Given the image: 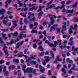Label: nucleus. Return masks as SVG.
Instances as JSON below:
<instances>
[{
    "label": "nucleus",
    "instance_id": "obj_47",
    "mask_svg": "<svg viewBox=\"0 0 78 78\" xmlns=\"http://www.w3.org/2000/svg\"><path fill=\"white\" fill-rule=\"evenodd\" d=\"M53 0H51V1L50 2H49L47 3V5H48V6H49V5H51Z\"/></svg>",
    "mask_w": 78,
    "mask_h": 78
},
{
    "label": "nucleus",
    "instance_id": "obj_25",
    "mask_svg": "<svg viewBox=\"0 0 78 78\" xmlns=\"http://www.w3.org/2000/svg\"><path fill=\"white\" fill-rule=\"evenodd\" d=\"M67 30V27L66 26H62V30H63V31H65V30Z\"/></svg>",
    "mask_w": 78,
    "mask_h": 78
},
{
    "label": "nucleus",
    "instance_id": "obj_42",
    "mask_svg": "<svg viewBox=\"0 0 78 78\" xmlns=\"http://www.w3.org/2000/svg\"><path fill=\"white\" fill-rule=\"evenodd\" d=\"M3 67V65H1L0 66V72L2 73V67Z\"/></svg>",
    "mask_w": 78,
    "mask_h": 78
},
{
    "label": "nucleus",
    "instance_id": "obj_41",
    "mask_svg": "<svg viewBox=\"0 0 78 78\" xmlns=\"http://www.w3.org/2000/svg\"><path fill=\"white\" fill-rule=\"evenodd\" d=\"M23 19V18H21L20 19V25H23V23H22V20Z\"/></svg>",
    "mask_w": 78,
    "mask_h": 78
},
{
    "label": "nucleus",
    "instance_id": "obj_39",
    "mask_svg": "<svg viewBox=\"0 0 78 78\" xmlns=\"http://www.w3.org/2000/svg\"><path fill=\"white\" fill-rule=\"evenodd\" d=\"M19 40H20V39L19 38H17L16 40L15 41L14 44H16V42H18V41H19Z\"/></svg>",
    "mask_w": 78,
    "mask_h": 78
},
{
    "label": "nucleus",
    "instance_id": "obj_55",
    "mask_svg": "<svg viewBox=\"0 0 78 78\" xmlns=\"http://www.w3.org/2000/svg\"><path fill=\"white\" fill-rule=\"evenodd\" d=\"M24 21L25 24H27V22H28V21L27 20V19H26V18H25L24 19Z\"/></svg>",
    "mask_w": 78,
    "mask_h": 78
},
{
    "label": "nucleus",
    "instance_id": "obj_6",
    "mask_svg": "<svg viewBox=\"0 0 78 78\" xmlns=\"http://www.w3.org/2000/svg\"><path fill=\"white\" fill-rule=\"evenodd\" d=\"M18 55L17 57L18 58L22 57V56H25L26 58H28V57H27V56L26 55H22V52H20V53H18Z\"/></svg>",
    "mask_w": 78,
    "mask_h": 78
},
{
    "label": "nucleus",
    "instance_id": "obj_38",
    "mask_svg": "<svg viewBox=\"0 0 78 78\" xmlns=\"http://www.w3.org/2000/svg\"><path fill=\"white\" fill-rule=\"evenodd\" d=\"M40 41V40H37L36 39H34V40L33 41V42H36V43H37V42H38V41Z\"/></svg>",
    "mask_w": 78,
    "mask_h": 78
},
{
    "label": "nucleus",
    "instance_id": "obj_62",
    "mask_svg": "<svg viewBox=\"0 0 78 78\" xmlns=\"http://www.w3.org/2000/svg\"><path fill=\"white\" fill-rule=\"evenodd\" d=\"M22 69V70H23V71L24 72V73L25 74V73H27V71H26V69Z\"/></svg>",
    "mask_w": 78,
    "mask_h": 78
},
{
    "label": "nucleus",
    "instance_id": "obj_63",
    "mask_svg": "<svg viewBox=\"0 0 78 78\" xmlns=\"http://www.w3.org/2000/svg\"><path fill=\"white\" fill-rule=\"evenodd\" d=\"M69 62L70 63V64H72V63H73V61L72 60H70Z\"/></svg>",
    "mask_w": 78,
    "mask_h": 78
},
{
    "label": "nucleus",
    "instance_id": "obj_34",
    "mask_svg": "<svg viewBox=\"0 0 78 78\" xmlns=\"http://www.w3.org/2000/svg\"><path fill=\"white\" fill-rule=\"evenodd\" d=\"M0 43L2 44V45H3V44H4V42H3V41H2V39L1 37H0Z\"/></svg>",
    "mask_w": 78,
    "mask_h": 78
},
{
    "label": "nucleus",
    "instance_id": "obj_33",
    "mask_svg": "<svg viewBox=\"0 0 78 78\" xmlns=\"http://www.w3.org/2000/svg\"><path fill=\"white\" fill-rule=\"evenodd\" d=\"M69 34H72V33H73L72 29H71V28H69Z\"/></svg>",
    "mask_w": 78,
    "mask_h": 78
},
{
    "label": "nucleus",
    "instance_id": "obj_10",
    "mask_svg": "<svg viewBox=\"0 0 78 78\" xmlns=\"http://www.w3.org/2000/svg\"><path fill=\"white\" fill-rule=\"evenodd\" d=\"M44 58H46L45 61H46V62H50V58L48 56H45L44 57Z\"/></svg>",
    "mask_w": 78,
    "mask_h": 78
},
{
    "label": "nucleus",
    "instance_id": "obj_31",
    "mask_svg": "<svg viewBox=\"0 0 78 78\" xmlns=\"http://www.w3.org/2000/svg\"><path fill=\"white\" fill-rule=\"evenodd\" d=\"M30 63L32 64H34V65H35V64H36V62L31 61H30Z\"/></svg>",
    "mask_w": 78,
    "mask_h": 78
},
{
    "label": "nucleus",
    "instance_id": "obj_56",
    "mask_svg": "<svg viewBox=\"0 0 78 78\" xmlns=\"http://www.w3.org/2000/svg\"><path fill=\"white\" fill-rule=\"evenodd\" d=\"M57 31L56 32V33H59V32L60 31V29H59V28H57Z\"/></svg>",
    "mask_w": 78,
    "mask_h": 78
},
{
    "label": "nucleus",
    "instance_id": "obj_2",
    "mask_svg": "<svg viewBox=\"0 0 78 78\" xmlns=\"http://www.w3.org/2000/svg\"><path fill=\"white\" fill-rule=\"evenodd\" d=\"M18 38L20 39H22L23 37L26 38L27 37V34H23V32H21L20 33L19 36H18Z\"/></svg>",
    "mask_w": 78,
    "mask_h": 78
},
{
    "label": "nucleus",
    "instance_id": "obj_15",
    "mask_svg": "<svg viewBox=\"0 0 78 78\" xmlns=\"http://www.w3.org/2000/svg\"><path fill=\"white\" fill-rule=\"evenodd\" d=\"M73 9H72L71 10H66V14H67V13H73Z\"/></svg>",
    "mask_w": 78,
    "mask_h": 78
},
{
    "label": "nucleus",
    "instance_id": "obj_50",
    "mask_svg": "<svg viewBox=\"0 0 78 78\" xmlns=\"http://www.w3.org/2000/svg\"><path fill=\"white\" fill-rule=\"evenodd\" d=\"M73 16V13H71L67 15V17H71Z\"/></svg>",
    "mask_w": 78,
    "mask_h": 78
},
{
    "label": "nucleus",
    "instance_id": "obj_12",
    "mask_svg": "<svg viewBox=\"0 0 78 78\" xmlns=\"http://www.w3.org/2000/svg\"><path fill=\"white\" fill-rule=\"evenodd\" d=\"M14 40L13 39H11V42L9 43L8 42H7L6 44L7 45H12V44H14Z\"/></svg>",
    "mask_w": 78,
    "mask_h": 78
},
{
    "label": "nucleus",
    "instance_id": "obj_37",
    "mask_svg": "<svg viewBox=\"0 0 78 78\" xmlns=\"http://www.w3.org/2000/svg\"><path fill=\"white\" fill-rule=\"evenodd\" d=\"M51 70H49L48 71V75H49V76H51Z\"/></svg>",
    "mask_w": 78,
    "mask_h": 78
},
{
    "label": "nucleus",
    "instance_id": "obj_20",
    "mask_svg": "<svg viewBox=\"0 0 78 78\" xmlns=\"http://www.w3.org/2000/svg\"><path fill=\"white\" fill-rule=\"evenodd\" d=\"M37 8V6L36 8L35 6H34L32 7V8H30L29 9V11H33V9H35V10H36Z\"/></svg>",
    "mask_w": 78,
    "mask_h": 78
},
{
    "label": "nucleus",
    "instance_id": "obj_17",
    "mask_svg": "<svg viewBox=\"0 0 78 78\" xmlns=\"http://www.w3.org/2000/svg\"><path fill=\"white\" fill-rule=\"evenodd\" d=\"M39 9L38 10L37 12H39V11H41L42 10V8H45V6L44 5H43L42 6H39Z\"/></svg>",
    "mask_w": 78,
    "mask_h": 78
},
{
    "label": "nucleus",
    "instance_id": "obj_4",
    "mask_svg": "<svg viewBox=\"0 0 78 78\" xmlns=\"http://www.w3.org/2000/svg\"><path fill=\"white\" fill-rule=\"evenodd\" d=\"M24 42V41H22L20 42H19L17 44L16 47H15L16 50H17V48H19V47L21 45H22L23 43Z\"/></svg>",
    "mask_w": 78,
    "mask_h": 78
},
{
    "label": "nucleus",
    "instance_id": "obj_60",
    "mask_svg": "<svg viewBox=\"0 0 78 78\" xmlns=\"http://www.w3.org/2000/svg\"><path fill=\"white\" fill-rule=\"evenodd\" d=\"M30 28H32L33 27V24H31L30 25Z\"/></svg>",
    "mask_w": 78,
    "mask_h": 78
},
{
    "label": "nucleus",
    "instance_id": "obj_16",
    "mask_svg": "<svg viewBox=\"0 0 78 78\" xmlns=\"http://www.w3.org/2000/svg\"><path fill=\"white\" fill-rule=\"evenodd\" d=\"M50 20H51L50 22V23L53 25L54 23H55V20H54V18L53 17H51L50 18Z\"/></svg>",
    "mask_w": 78,
    "mask_h": 78
},
{
    "label": "nucleus",
    "instance_id": "obj_8",
    "mask_svg": "<svg viewBox=\"0 0 78 78\" xmlns=\"http://www.w3.org/2000/svg\"><path fill=\"white\" fill-rule=\"evenodd\" d=\"M40 11L41 12H39V13L37 14L38 17L39 19H40L42 17V14H43V12L42 11Z\"/></svg>",
    "mask_w": 78,
    "mask_h": 78
},
{
    "label": "nucleus",
    "instance_id": "obj_61",
    "mask_svg": "<svg viewBox=\"0 0 78 78\" xmlns=\"http://www.w3.org/2000/svg\"><path fill=\"white\" fill-rule=\"evenodd\" d=\"M78 50V48H74V51L75 52H76Z\"/></svg>",
    "mask_w": 78,
    "mask_h": 78
},
{
    "label": "nucleus",
    "instance_id": "obj_28",
    "mask_svg": "<svg viewBox=\"0 0 78 78\" xmlns=\"http://www.w3.org/2000/svg\"><path fill=\"white\" fill-rule=\"evenodd\" d=\"M44 55V52H42L38 54V56H42Z\"/></svg>",
    "mask_w": 78,
    "mask_h": 78
},
{
    "label": "nucleus",
    "instance_id": "obj_26",
    "mask_svg": "<svg viewBox=\"0 0 78 78\" xmlns=\"http://www.w3.org/2000/svg\"><path fill=\"white\" fill-rule=\"evenodd\" d=\"M45 68L44 67H43L42 68H41L40 69V72H41L42 73H44V71H45Z\"/></svg>",
    "mask_w": 78,
    "mask_h": 78
},
{
    "label": "nucleus",
    "instance_id": "obj_11",
    "mask_svg": "<svg viewBox=\"0 0 78 78\" xmlns=\"http://www.w3.org/2000/svg\"><path fill=\"white\" fill-rule=\"evenodd\" d=\"M16 66L12 65H11V66H9V70H11V68H12V70H14Z\"/></svg>",
    "mask_w": 78,
    "mask_h": 78
},
{
    "label": "nucleus",
    "instance_id": "obj_7",
    "mask_svg": "<svg viewBox=\"0 0 78 78\" xmlns=\"http://www.w3.org/2000/svg\"><path fill=\"white\" fill-rule=\"evenodd\" d=\"M26 70L28 72V73H32V71H33V68H27L26 69Z\"/></svg>",
    "mask_w": 78,
    "mask_h": 78
},
{
    "label": "nucleus",
    "instance_id": "obj_23",
    "mask_svg": "<svg viewBox=\"0 0 78 78\" xmlns=\"http://www.w3.org/2000/svg\"><path fill=\"white\" fill-rule=\"evenodd\" d=\"M62 72H63V73L64 75H66V73H66L67 72V71L64 68L62 69Z\"/></svg>",
    "mask_w": 78,
    "mask_h": 78
},
{
    "label": "nucleus",
    "instance_id": "obj_49",
    "mask_svg": "<svg viewBox=\"0 0 78 78\" xmlns=\"http://www.w3.org/2000/svg\"><path fill=\"white\" fill-rule=\"evenodd\" d=\"M64 7H65V5H63L60 7V9H62V8H64Z\"/></svg>",
    "mask_w": 78,
    "mask_h": 78
},
{
    "label": "nucleus",
    "instance_id": "obj_59",
    "mask_svg": "<svg viewBox=\"0 0 78 78\" xmlns=\"http://www.w3.org/2000/svg\"><path fill=\"white\" fill-rule=\"evenodd\" d=\"M20 3V1H19L18 3V4H20V6H22L23 5L22 3Z\"/></svg>",
    "mask_w": 78,
    "mask_h": 78
},
{
    "label": "nucleus",
    "instance_id": "obj_54",
    "mask_svg": "<svg viewBox=\"0 0 78 78\" xmlns=\"http://www.w3.org/2000/svg\"><path fill=\"white\" fill-rule=\"evenodd\" d=\"M46 31L44 30L42 34H44V36H46Z\"/></svg>",
    "mask_w": 78,
    "mask_h": 78
},
{
    "label": "nucleus",
    "instance_id": "obj_5",
    "mask_svg": "<svg viewBox=\"0 0 78 78\" xmlns=\"http://www.w3.org/2000/svg\"><path fill=\"white\" fill-rule=\"evenodd\" d=\"M58 27V24H54L53 26H52L50 28V31L51 32H52V31H53V30H55L56 29V27Z\"/></svg>",
    "mask_w": 78,
    "mask_h": 78
},
{
    "label": "nucleus",
    "instance_id": "obj_3",
    "mask_svg": "<svg viewBox=\"0 0 78 78\" xmlns=\"http://www.w3.org/2000/svg\"><path fill=\"white\" fill-rule=\"evenodd\" d=\"M59 55H57V57L55 58V60L53 62L54 63H55V64H58V61H60L61 62L62 61V59H59Z\"/></svg>",
    "mask_w": 78,
    "mask_h": 78
},
{
    "label": "nucleus",
    "instance_id": "obj_18",
    "mask_svg": "<svg viewBox=\"0 0 78 78\" xmlns=\"http://www.w3.org/2000/svg\"><path fill=\"white\" fill-rule=\"evenodd\" d=\"M12 2V0H8L6 1L5 2V3L6 5H8V4H10V3H11V2Z\"/></svg>",
    "mask_w": 78,
    "mask_h": 78
},
{
    "label": "nucleus",
    "instance_id": "obj_52",
    "mask_svg": "<svg viewBox=\"0 0 78 78\" xmlns=\"http://www.w3.org/2000/svg\"><path fill=\"white\" fill-rule=\"evenodd\" d=\"M61 67V66H60V64H58V65H57L56 68V69H58L59 68H60Z\"/></svg>",
    "mask_w": 78,
    "mask_h": 78
},
{
    "label": "nucleus",
    "instance_id": "obj_58",
    "mask_svg": "<svg viewBox=\"0 0 78 78\" xmlns=\"http://www.w3.org/2000/svg\"><path fill=\"white\" fill-rule=\"evenodd\" d=\"M31 59H34V57H33V55H31L30 56V57Z\"/></svg>",
    "mask_w": 78,
    "mask_h": 78
},
{
    "label": "nucleus",
    "instance_id": "obj_64",
    "mask_svg": "<svg viewBox=\"0 0 78 78\" xmlns=\"http://www.w3.org/2000/svg\"><path fill=\"white\" fill-rule=\"evenodd\" d=\"M13 53H15V54H16V53H18V51L15 50L13 52Z\"/></svg>",
    "mask_w": 78,
    "mask_h": 78
},
{
    "label": "nucleus",
    "instance_id": "obj_22",
    "mask_svg": "<svg viewBox=\"0 0 78 78\" xmlns=\"http://www.w3.org/2000/svg\"><path fill=\"white\" fill-rule=\"evenodd\" d=\"M78 21V18L76 17H75L74 19L73 20V22H77Z\"/></svg>",
    "mask_w": 78,
    "mask_h": 78
},
{
    "label": "nucleus",
    "instance_id": "obj_40",
    "mask_svg": "<svg viewBox=\"0 0 78 78\" xmlns=\"http://www.w3.org/2000/svg\"><path fill=\"white\" fill-rule=\"evenodd\" d=\"M78 28V26L76 24H74V30H76Z\"/></svg>",
    "mask_w": 78,
    "mask_h": 78
},
{
    "label": "nucleus",
    "instance_id": "obj_14",
    "mask_svg": "<svg viewBox=\"0 0 78 78\" xmlns=\"http://www.w3.org/2000/svg\"><path fill=\"white\" fill-rule=\"evenodd\" d=\"M10 34L11 35H12L13 36L16 37L18 36V34L17 32L16 31L13 34H12V33H11Z\"/></svg>",
    "mask_w": 78,
    "mask_h": 78
},
{
    "label": "nucleus",
    "instance_id": "obj_21",
    "mask_svg": "<svg viewBox=\"0 0 78 78\" xmlns=\"http://www.w3.org/2000/svg\"><path fill=\"white\" fill-rule=\"evenodd\" d=\"M78 5V2H76L74 4H73L72 6V8H75L76 7V6Z\"/></svg>",
    "mask_w": 78,
    "mask_h": 78
},
{
    "label": "nucleus",
    "instance_id": "obj_24",
    "mask_svg": "<svg viewBox=\"0 0 78 78\" xmlns=\"http://www.w3.org/2000/svg\"><path fill=\"white\" fill-rule=\"evenodd\" d=\"M28 48L25 49L24 51V54H27H27H29V53H30V52L29 51L27 52V51H28Z\"/></svg>",
    "mask_w": 78,
    "mask_h": 78
},
{
    "label": "nucleus",
    "instance_id": "obj_30",
    "mask_svg": "<svg viewBox=\"0 0 78 78\" xmlns=\"http://www.w3.org/2000/svg\"><path fill=\"white\" fill-rule=\"evenodd\" d=\"M31 33H37V31L36 30H33L31 32Z\"/></svg>",
    "mask_w": 78,
    "mask_h": 78
},
{
    "label": "nucleus",
    "instance_id": "obj_1",
    "mask_svg": "<svg viewBox=\"0 0 78 78\" xmlns=\"http://www.w3.org/2000/svg\"><path fill=\"white\" fill-rule=\"evenodd\" d=\"M62 42V40L60 39H58L56 41H55L54 42L56 45V46H57V45H58V43H59L58 44V47L59 48H60L61 49H62V47L63 46H61V44H62V43L61 42Z\"/></svg>",
    "mask_w": 78,
    "mask_h": 78
},
{
    "label": "nucleus",
    "instance_id": "obj_9",
    "mask_svg": "<svg viewBox=\"0 0 78 78\" xmlns=\"http://www.w3.org/2000/svg\"><path fill=\"white\" fill-rule=\"evenodd\" d=\"M53 44V43H50V42L49 43V44H48V45L50 47H56V44H55V41L54 42Z\"/></svg>",
    "mask_w": 78,
    "mask_h": 78
},
{
    "label": "nucleus",
    "instance_id": "obj_46",
    "mask_svg": "<svg viewBox=\"0 0 78 78\" xmlns=\"http://www.w3.org/2000/svg\"><path fill=\"white\" fill-rule=\"evenodd\" d=\"M65 16L64 15H62V16H57L58 18H61L62 17H65Z\"/></svg>",
    "mask_w": 78,
    "mask_h": 78
},
{
    "label": "nucleus",
    "instance_id": "obj_35",
    "mask_svg": "<svg viewBox=\"0 0 78 78\" xmlns=\"http://www.w3.org/2000/svg\"><path fill=\"white\" fill-rule=\"evenodd\" d=\"M8 22V21H7V20L5 21V20H4L3 21V23H4V24H5V25H6V26H8V24H6V22Z\"/></svg>",
    "mask_w": 78,
    "mask_h": 78
},
{
    "label": "nucleus",
    "instance_id": "obj_51",
    "mask_svg": "<svg viewBox=\"0 0 78 78\" xmlns=\"http://www.w3.org/2000/svg\"><path fill=\"white\" fill-rule=\"evenodd\" d=\"M5 62V61L3 60H0V64H3Z\"/></svg>",
    "mask_w": 78,
    "mask_h": 78
},
{
    "label": "nucleus",
    "instance_id": "obj_43",
    "mask_svg": "<svg viewBox=\"0 0 78 78\" xmlns=\"http://www.w3.org/2000/svg\"><path fill=\"white\" fill-rule=\"evenodd\" d=\"M5 72H6V66H4L3 69V72L5 73Z\"/></svg>",
    "mask_w": 78,
    "mask_h": 78
},
{
    "label": "nucleus",
    "instance_id": "obj_57",
    "mask_svg": "<svg viewBox=\"0 0 78 78\" xmlns=\"http://www.w3.org/2000/svg\"><path fill=\"white\" fill-rule=\"evenodd\" d=\"M43 66H45L46 65V62L44 60L43 62Z\"/></svg>",
    "mask_w": 78,
    "mask_h": 78
},
{
    "label": "nucleus",
    "instance_id": "obj_36",
    "mask_svg": "<svg viewBox=\"0 0 78 78\" xmlns=\"http://www.w3.org/2000/svg\"><path fill=\"white\" fill-rule=\"evenodd\" d=\"M5 72V74H4L5 76H7L8 74H9V72L8 71H6Z\"/></svg>",
    "mask_w": 78,
    "mask_h": 78
},
{
    "label": "nucleus",
    "instance_id": "obj_45",
    "mask_svg": "<svg viewBox=\"0 0 78 78\" xmlns=\"http://www.w3.org/2000/svg\"><path fill=\"white\" fill-rule=\"evenodd\" d=\"M72 2H73V1H68L66 3V5H69V3H72Z\"/></svg>",
    "mask_w": 78,
    "mask_h": 78
},
{
    "label": "nucleus",
    "instance_id": "obj_19",
    "mask_svg": "<svg viewBox=\"0 0 78 78\" xmlns=\"http://www.w3.org/2000/svg\"><path fill=\"white\" fill-rule=\"evenodd\" d=\"M38 49L39 50H40L41 51H44V49L42 46H39V47H38Z\"/></svg>",
    "mask_w": 78,
    "mask_h": 78
},
{
    "label": "nucleus",
    "instance_id": "obj_27",
    "mask_svg": "<svg viewBox=\"0 0 78 78\" xmlns=\"http://www.w3.org/2000/svg\"><path fill=\"white\" fill-rule=\"evenodd\" d=\"M13 62H16V63H19V59H14L13 60Z\"/></svg>",
    "mask_w": 78,
    "mask_h": 78
},
{
    "label": "nucleus",
    "instance_id": "obj_13",
    "mask_svg": "<svg viewBox=\"0 0 78 78\" xmlns=\"http://www.w3.org/2000/svg\"><path fill=\"white\" fill-rule=\"evenodd\" d=\"M5 12L6 10L4 9H2L1 10H0V14H1L4 15V13H5Z\"/></svg>",
    "mask_w": 78,
    "mask_h": 78
},
{
    "label": "nucleus",
    "instance_id": "obj_48",
    "mask_svg": "<svg viewBox=\"0 0 78 78\" xmlns=\"http://www.w3.org/2000/svg\"><path fill=\"white\" fill-rule=\"evenodd\" d=\"M35 20V17H33V18L30 19L29 20L30 21H34Z\"/></svg>",
    "mask_w": 78,
    "mask_h": 78
},
{
    "label": "nucleus",
    "instance_id": "obj_44",
    "mask_svg": "<svg viewBox=\"0 0 78 78\" xmlns=\"http://www.w3.org/2000/svg\"><path fill=\"white\" fill-rule=\"evenodd\" d=\"M17 21H18V20H17V21L15 20V21H12V22L13 23V24H16L17 22Z\"/></svg>",
    "mask_w": 78,
    "mask_h": 78
},
{
    "label": "nucleus",
    "instance_id": "obj_29",
    "mask_svg": "<svg viewBox=\"0 0 78 78\" xmlns=\"http://www.w3.org/2000/svg\"><path fill=\"white\" fill-rule=\"evenodd\" d=\"M29 16L27 17V19H30L31 17V16H32V14L31 12H29L28 13Z\"/></svg>",
    "mask_w": 78,
    "mask_h": 78
},
{
    "label": "nucleus",
    "instance_id": "obj_32",
    "mask_svg": "<svg viewBox=\"0 0 78 78\" xmlns=\"http://www.w3.org/2000/svg\"><path fill=\"white\" fill-rule=\"evenodd\" d=\"M1 31H2L3 32H6V31H8V29H7L6 30L2 29H1Z\"/></svg>",
    "mask_w": 78,
    "mask_h": 78
},
{
    "label": "nucleus",
    "instance_id": "obj_53",
    "mask_svg": "<svg viewBox=\"0 0 78 78\" xmlns=\"http://www.w3.org/2000/svg\"><path fill=\"white\" fill-rule=\"evenodd\" d=\"M43 37H44V35L42 34H41L39 37V38L41 39H42Z\"/></svg>",
    "mask_w": 78,
    "mask_h": 78
}]
</instances>
